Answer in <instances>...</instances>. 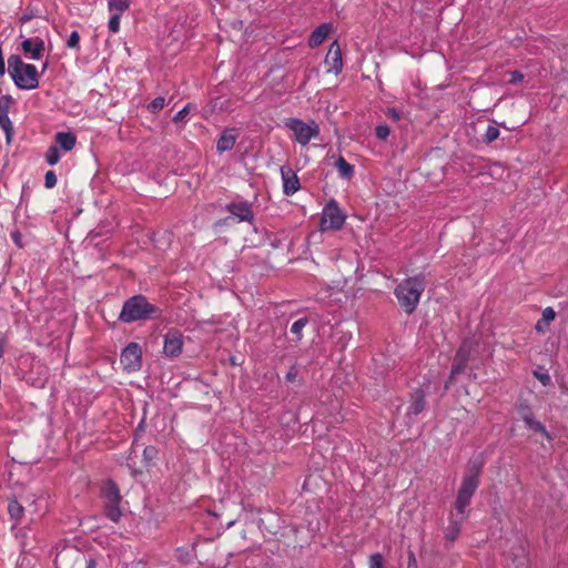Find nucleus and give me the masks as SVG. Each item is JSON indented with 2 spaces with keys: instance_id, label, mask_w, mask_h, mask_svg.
I'll list each match as a JSON object with an SVG mask.
<instances>
[{
  "instance_id": "obj_20",
  "label": "nucleus",
  "mask_w": 568,
  "mask_h": 568,
  "mask_svg": "<svg viewBox=\"0 0 568 568\" xmlns=\"http://www.w3.org/2000/svg\"><path fill=\"white\" fill-rule=\"evenodd\" d=\"M229 212L240 221H250L253 217L252 210L247 203H232L227 206Z\"/></svg>"
},
{
  "instance_id": "obj_8",
  "label": "nucleus",
  "mask_w": 568,
  "mask_h": 568,
  "mask_svg": "<svg viewBox=\"0 0 568 568\" xmlns=\"http://www.w3.org/2000/svg\"><path fill=\"white\" fill-rule=\"evenodd\" d=\"M345 214L338 207L337 203L332 200L325 206L321 220V227L325 230H339L345 223Z\"/></svg>"
},
{
  "instance_id": "obj_5",
  "label": "nucleus",
  "mask_w": 568,
  "mask_h": 568,
  "mask_svg": "<svg viewBox=\"0 0 568 568\" xmlns=\"http://www.w3.org/2000/svg\"><path fill=\"white\" fill-rule=\"evenodd\" d=\"M102 496L104 498L106 517L118 523L122 516V511L119 507L121 495L116 484L112 480H106L102 486Z\"/></svg>"
},
{
  "instance_id": "obj_1",
  "label": "nucleus",
  "mask_w": 568,
  "mask_h": 568,
  "mask_svg": "<svg viewBox=\"0 0 568 568\" xmlns=\"http://www.w3.org/2000/svg\"><path fill=\"white\" fill-rule=\"evenodd\" d=\"M425 287L426 282L422 274L407 277L396 286L394 294L405 313H414Z\"/></svg>"
},
{
  "instance_id": "obj_38",
  "label": "nucleus",
  "mask_w": 568,
  "mask_h": 568,
  "mask_svg": "<svg viewBox=\"0 0 568 568\" xmlns=\"http://www.w3.org/2000/svg\"><path fill=\"white\" fill-rule=\"evenodd\" d=\"M534 375L544 386H547L550 383V376L547 373L535 371Z\"/></svg>"
},
{
  "instance_id": "obj_22",
  "label": "nucleus",
  "mask_w": 568,
  "mask_h": 568,
  "mask_svg": "<svg viewBox=\"0 0 568 568\" xmlns=\"http://www.w3.org/2000/svg\"><path fill=\"white\" fill-rule=\"evenodd\" d=\"M55 142L62 150L71 151L75 146L77 136L71 132H58Z\"/></svg>"
},
{
  "instance_id": "obj_10",
  "label": "nucleus",
  "mask_w": 568,
  "mask_h": 568,
  "mask_svg": "<svg viewBox=\"0 0 568 568\" xmlns=\"http://www.w3.org/2000/svg\"><path fill=\"white\" fill-rule=\"evenodd\" d=\"M325 64L328 67L327 72L339 74L343 70L342 51L338 42L335 40L331 43L325 57Z\"/></svg>"
},
{
  "instance_id": "obj_41",
  "label": "nucleus",
  "mask_w": 568,
  "mask_h": 568,
  "mask_svg": "<svg viewBox=\"0 0 568 568\" xmlns=\"http://www.w3.org/2000/svg\"><path fill=\"white\" fill-rule=\"evenodd\" d=\"M480 470H481L480 464H477V463L470 464V474L469 475H476V479H478Z\"/></svg>"
},
{
  "instance_id": "obj_44",
  "label": "nucleus",
  "mask_w": 568,
  "mask_h": 568,
  "mask_svg": "<svg viewBox=\"0 0 568 568\" xmlns=\"http://www.w3.org/2000/svg\"><path fill=\"white\" fill-rule=\"evenodd\" d=\"M85 568H97V562L94 559H89L85 562Z\"/></svg>"
},
{
  "instance_id": "obj_30",
  "label": "nucleus",
  "mask_w": 568,
  "mask_h": 568,
  "mask_svg": "<svg viewBox=\"0 0 568 568\" xmlns=\"http://www.w3.org/2000/svg\"><path fill=\"white\" fill-rule=\"evenodd\" d=\"M499 134L500 132L497 126L488 125L484 134V142L491 143L499 138Z\"/></svg>"
},
{
  "instance_id": "obj_35",
  "label": "nucleus",
  "mask_w": 568,
  "mask_h": 568,
  "mask_svg": "<svg viewBox=\"0 0 568 568\" xmlns=\"http://www.w3.org/2000/svg\"><path fill=\"white\" fill-rule=\"evenodd\" d=\"M390 133L388 125L379 124L375 129V134L379 140H386Z\"/></svg>"
},
{
  "instance_id": "obj_18",
  "label": "nucleus",
  "mask_w": 568,
  "mask_h": 568,
  "mask_svg": "<svg viewBox=\"0 0 568 568\" xmlns=\"http://www.w3.org/2000/svg\"><path fill=\"white\" fill-rule=\"evenodd\" d=\"M333 26L332 23H322L317 28H315L308 38V45L314 49L320 47L332 32Z\"/></svg>"
},
{
  "instance_id": "obj_43",
  "label": "nucleus",
  "mask_w": 568,
  "mask_h": 568,
  "mask_svg": "<svg viewBox=\"0 0 568 568\" xmlns=\"http://www.w3.org/2000/svg\"><path fill=\"white\" fill-rule=\"evenodd\" d=\"M387 115H388L389 118H392L393 120H396V121H397V120H399V113H398V111H397L396 109H394V108L388 109V111H387Z\"/></svg>"
},
{
  "instance_id": "obj_24",
  "label": "nucleus",
  "mask_w": 568,
  "mask_h": 568,
  "mask_svg": "<svg viewBox=\"0 0 568 568\" xmlns=\"http://www.w3.org/2000/svg\"><path fill=\"white\" fill-rule=\"evenodd\" d=\"M341 178L349 180L354 175V166L349 164L343 156H339L335 163Z\"/></svg>"
},
{
  "instance_id": "obj_28",
  "label": "nucleus",
  "mask_w": 568,
  "mask_h": 568,
  "mask_svg": "<svg viewBox=\"0 0 568 568\" xmlns=\"http://www.w3.org/2000/svg\"><path fill=\"white\" fill-rule=\"evenodd\" d=\"M60 158L61 156H60L58 145L49 146L47 154H45L47 163L49 165H55L60 161Z\"/></svg>"
},
{
  "instance_id": "obj_27",
  "label": "nucleus",
  "mask_w": 568,
  "mask_h": 568,
  "mask_svg": "<svg viewBox=\"0 0 568 568\" xmlns=\"http://www.w3.org/2000/svg\"><path fill=\"white\" fill-rule=\"evenodd\" d=\"M8 511L12 519L19 520L23 515V507L17 500H11L8 505Z\"/></svg>"
},
{
  "instance_id": "obj_16",
  "label": "nucleus",
  "mask_w": 568,
  "mask_h": 568,
  "mask_svg": "<svg viewBox=\"0 0 568 568\" xmlns=\"http://www.w3.org/2000/svg\"><path fill=\"white\" fill-rule=\"evenodd\" d=\"M239 130L235 128L225 129L216 142V150L222 153L230 151L234 148L235 142L239 138Z\"/></svg>"
},
{
  "instance_id": "obj_3",
  "label": "nucleus",
  "mask_w": 568,
  "mask_h": 568,
  "mask_svg": "<svg viewBox=\"0 0 568 568\" xmlns=\"http://www.w3.org/2000/svg\"><path fill=\"white\" fill-rule=\"evenodd\" d=\"M8 71L19 89L33 90L39 87V73L36 65L24 63L18 54H11L8 58Z\"/></svg>"
},
{
  "instance_id": "obj_37",
  "label": "nucleus",
  "mask_w": 568,
  "mask_h": 568,
  "mask_svg": "<svg viewBox=\"0 0 568 568\" xmlns=\"http://www.w3.org/2000/svg\"><path fill=\"white\" fill-rule=\"evenodd\" d=\"M192 105L189 103L186 104L182 110H180L174 116H173V121L174 122H181L183 121L190 113V110H191Z\"/></svg>"
},
{
  "instance_id": "obj_42",
  "label": "nucleus",
  "mask_w": 568,
  "mask_h": 568,
  "mask_svg": "<svg viewBox=\"0 0 568 568\" xmlns=\"http://www.w3.org/2000/svg\"><path fill=\"white\" fill-rule=\"evenodd\" d=\"M407 568H418L417 567V560H416V557H415V554L410 550L408 551V564H407Z\"/></svg>"
},
{
  "instance_id": "obj_6",
  "label": "nucleus",
  "mask_w": 568,
  "mask_h": 568,
  "mask_svg": "<svg viewBox=\"0 0 568 568\" xmlns=\"http://www.w3.org/2000/svg\"><path fill=\"white\" fill-rule=\"evenodd\" d=\"M478 485L479 479H476V475H466L463 478L455 501V511L457 513V515H460L462 517H464V515H467L466 509L469 506L471 497L475 494Z\"/></svg>"
},
{
  "instance_id": "obj_40",
  "label": "nucleus",
  "mask_w": 568,
  "mask_h": 568,
  "mask_svg": "<svg viewBox=\"0 0 568 568\" xmlns=\"http://www.w3.org/2000/svg\"><path fill=\"white\" fill-rule=\"evenodd\" d=\"M524 80V74L520 71L510 72L509 82L513 84H517Z\"/></svg>"
},
{
  "instance_id": "obj_32",
  "label": "nucleus",
  "mask_w": 568,
  "mask_h": 568,
  "mask_svg": "<svg viewBox=\"0 0 568 568\" xmlns=\"http://www.w3.org/2000/svg\"><path fill=\"white\" fill-rule=\"evenodd\" d=\"M368 568H384V557L382 554L376 552L368 558Z\"/></svg>"
},
{
  "instance_id": "obj_21",
  "label": "nucleus",
  "mask_w": 568,
  "mask_h": 568,
  "mask_svg": "<svg viewBox=\"0 0 568 568\" xmlns=\"http://www.w3.org/2000/svg\"><path fill=\"white\" fill-rule=\"evenodd\" d=\"M555 317H556V312L554 311V308L546 307L542 311L541 318L538 320V322L536 323L535 329L538 333L545 334L548 331L549 325L555 320Z\"/></svg>"
},
{
  "instance_id": "obj_33",
  "label": "nucleus",
  "mask_w": 568,
  "mask_h": 568,
  "mask_svg": "<svg viewBox=\"0 0 568 568\" xmlns=\"http://www.w3.org/2000/svg\"><path fill=\"white\" fill-rule=\"evenodd\" d=\"M80 34L78 31H72L67 41V47L72 50H80Z\"/></svg>"
},
{
  "instance_id": "obj_26",
  "label": "nucleus",
  "mask_w": 568,
  "mask_h": 568,
  "mask_svg": "<svg viewBox=\"0 0 568 568\" xmlns=\"http://www.w3.org/2000/svg\"><path fill=\"white\" fill-rule=\"evenodd\" d=\"M308 320L306 317L298 318L291 326V333L295 336L294 341L300 342L303 337V329L307 325Z\"/></svg>"
},
{
  "instance_id": "obj_36",
  "label": "nucleus",
  "mask_w": 568,
  "mask_h": 568,
  "mask_svg": "<svg viewBox=\"0 0 568 568\" xmlns=\"http://www.w3.org/2000/svg\"><path fill=\"white\" fill-rule=\"evenodd\" d=\"M58 179L53 171H48L44 175V185L47 189H52L57 185Z\"/></svg>"
},
{
  "instance_id": "obj_9",
  "label": "nucleus",
  "mask_w": 568,
  "mask_h": 568,
  "mask_svg": "<svg viewBox=\"0 0 568 568\" xmlns=\"http://www.w3.org/2000/svg\"><path fill=\"white\" fill-rule=\"evenodd\" d=\"M123 368L128 372H138L142 366V348L138 343H130L120 357Z\"/></svg>"
},
{
  "instance_id": "obj_13",
  "label": "nucleus",
  "mask_w": 568,
  "mask_h": 568,
  "mask_svg": "<svg viewBox=\"0 0 568 568\" xmlns=\"http://www.w3.org/2000/svg\"><path fill=\"white\" fill-rule=\"evenodd\" d=\"M183 349V336L181 333L173 331L164 335L163 353L169 357H176Z\"/></svg>"
},
{
  "instance_id": "obj_17",
  "label": "nucleus",
  "mask_w": 568,
  "mask_h": 568,
  "mask_svg": "<svg viewBox=\"0 0 568 568\" xmlns=\"http://www.w3.org/2000/svg\"><path fill=\"white\" fill-rule=\"evenodd\" d=\"M466 517H467V515H464V517H462L460 515H457L456 511L450 514L448 526L446 528V534H445L446 540L455 541L458 538V536L460 534L462 525H463L464 520L466 519Z\"/></svg>"
},
{
  "instance_id": "obj_23",
  "label": "nucleus",
  "mask_w": 568,
  "mask_h": 568,
  "mask_svg": "<svg viewBox=\"0 0 568 568\" xmlns=\"http://www.w3.org/2000/svg\"><path fill=\"white\" fill-rule=\"evenodd\" d=\"M521 416H523L525 424L530 429L539 432L548 437V432L546 430L545 426L541 423L534 419L532 413L529 409H526L525 412H523Z\"/></svg>"
},
{
  "instance_id": "obj_12",
  "label": "nucleus",
  "mask_w": 568,
  "mask_h": 568,
  "mask_svg": "<svg viewBox=\"0 0 568 568\" xmlns=\"http://www.w3.org/2000/svg\"><path fill=\"white\" fill-rule=\"evenodd\" d=\"M11 102V95L4 94L0 97V128L4 131L8 142H10L13 133V125L8 114Z\"/></svg>"
},
{
  "instance_id": "obj_25",
  "label": "nucleus",
  "mask_w": 568,
  "mask_h": 568,
  "mask_svg": "<svg viewBox=\"0 0 568 568\" xmlns=\"http://www.w3.org/2000/svg\"><path fill=\"white\" fill-rule=\"evenodd\" d=\"M131 4V0H108V9L110 12L124 13Z\"/></svg>"
},
{
  "instance_id": "obj_29",
  "label": "nucleus",
  "mask_w": 568,
  "mask_h": 568,
  "mask_svg": "<svg viewBox=\"0 0 568 568\" xmlns=\"http://www.w3.org/2000/svg\"><path fill=\"white\" fill-rule=\"evenodd\" d=\"M122 14V12H111V17L108 22L110 32L118 33L120 31V19Z\"/></svg>"
},
{
  "instance_id": "obj_19",
  "label": "nucleus",
  "mask_w": 568,
  "mask_h": 568,
  "mask_svg": "<svg viewBox=\"0 0 568 568\" xmlns=\"http://www.w3.org/2000/svg\"><path fill=\"white\" fill-rule=\"evenodd\" d=\"M426 407L425 393L420 388L414 389L410 395V402L408 406V414L418 415Z\"/></svg>"
},
{
  "instance_id": "obj_4",
  "label": "nucleus",
  "mask_w": 568,
  "mask_h": 568,
  "mask_svg": "<svg viewBox=\"0 0 568 568\" xmlns=\"http://www.w3.org/2000/svg\"><path fill=\"white\" fill-rule=\"evenodd\" d=\"M285 126L293 133L292 139L303 146L320 135V126L315 121L305 123L301 119L288 118L285 120Z\"/></svg>"
},
{
  "instance_id": "obj_31",
  "label": "nucleus",
  "mask_w": 568,
  "mask_h": 568,
  "mask_svg": "<svg viewBox=\"0 0 568 568\" xmlns=\"http://www.w3.org/2000/svg\"><path fill=\"white\" fill-rule=\"evenodd\" d=\"M165 105V100L163 97H158L155 99H153L149 104H148V110L151 112V113H158L159 111H161Z\"/></svg>"
},
{
  "instance_id": "obj_14",
  "label": "nucleus",
  "mask_w": 568,
  "mask_h": 568,
  "mask_svg": "<svg viewBox=\"0 0 568 568\" xmlns=\"http://www.w3.org/2000/svg\"><path fill=\"white\" fill-rule=\"evenodd\" d=\"M281 176L283 180V192L286 195H292L301 189L300 180L296 173L290 166H281Z\"/></svg>"
},
{
  "instance_id": "obj_11",
  "label": "nucleus",
  "mask_w": 568,
  "mask_h": 568,
  "mask_svg": "<svg viewBox=\"0 0 568 568\" xmlns=\"http://www.w3.org/2000/svg\"><path fill=\"white\" fill-rule=\"evenodd\" d=\"M469 353H470V346L468 345L467 342H464L455 355V358H454V362L452 365L449 383H453L455 377L465 371L467 363L469 361Z\"/></svg>"
},
{
  "instance_id": "obj_2",
  "label": "nucleus",
  "mask_w": 568,
  "mask_h": 568,
  "mask_svg": "<svg viewBox=\"0 0 568 568\" xmlns=\"http://www.w3.org/2000/svg\"><path fill=\"white\" fill-rule=\"evenodd\" d=\"M160 315V310L151 304L144 295L138 294L123 303L119 320L122 323L145 321Z\"/></svg>"
},
{
  "instance_id": "obj_7",
  "label": "nucleus",
  "mask_w": 568,
  "mask_h": 568,
  "mask_svg": "<svg viewBox=\"0 0 568 568\" xmlns=\"http://www.w3.org/2000/svg\"><path fill=\"white\" fill-rule=\"evenodd\" d=\"M478 485L479 479H476V475H466L463 478L455 501V511L457 513V515H460L462 517H464V515H467L466 509L469 506L471 497L475 494Z\"/></svg>"
},
{
  "instance_id": "obj_34",
  "label": "nucleus",
  "mask_w": 568,
  "mask_h": 568,
  "mask_svg": "<svg viewBox=\"0 0 568 568\" xmlns=\"http://www.w3.org/2000/svg\"><path fill=\"white\" fill-rule=\"evenodd\" d=\"M158 455V449L154 446H146L143 450V459L146 465H150Z\"/></svg>"
},
{
  "instance_id": "obj_39",
  "label": "nucleus",
  "mask_w": 568,
  "mask_h": 568,
  "mask_svg": "<svg viewBox=\"0 0 568 568\" xmlns=\"http://www.w3.org/2000/svg\"><path fill=\"white\" fill-rule=\"evenodd\" d=\"M297 374H298V372H297L296 366H292L285 375L286 382L294 383L297 378Z\"/></svg>"
},
{
  "instance_id": "obj_15",
  "label": "nucleus",
  "mask_w": 568,
  "mask_h": 568,
  "mask_svg": "<svg viewBox=\"0 0 568 568\" xmlns=\"http://www.w3.org/2000/svg\"><path fill=\"white\" fill-rule=\"evenodd\" d=\"M22 51L33 60H38L44 52V41L40 38L24 39L21 43Z\"/></svg>"
}]
</instances>
